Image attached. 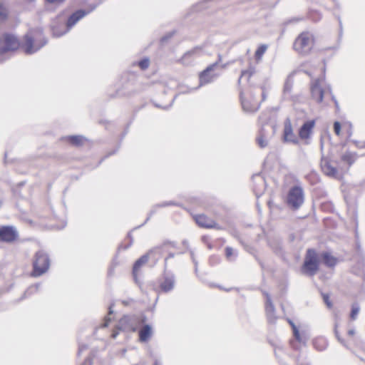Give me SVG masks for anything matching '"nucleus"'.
<instances>
[{"instance_id":"nucleus-1","label":"nucleus","mask_w":365,"mask_h":365,"mask_svg":"<svg viewBox=\"0 0 365 365\" xmlns=\"http://www.w3.org/2000/svg\"><path fill=\"white\" fill-rule=\"evenodd\" d=\"M46 43V41L43 36L42 31L37 29L25 35L21 47L26 54H33Z\"/></svg>"},{"instance_id":"nucleus-2","label":"nucleus","mask_w":365,"mask_h":365,"mask_svg":"<svg viewBox=\"0 0 365 365\" xmlns=\"http://www.w3.org/2000/svg\"><path fill=\"white\" fill-rule=\"evenodd\" d=\"M94 9L95 7H93L91 9L88 10L79 9L73 14H72L68 19L66 26H61L62 27H66V29L63 31H59L57 26L52 25V31L53 36L59 37L66 34L81 19H82L84 16L90 14L93 10H94Z\"/></svg>"},{"instance_id":"nucleus-3","label":"nucleus","mask_w":365,"mask_h":365,"mask_svg":"<svg viewBox=\"0 0 365 365\" xmlns=\"http://www.w3.org/2000/svg\"><path fill=\"white\" fill-rule=\"evenodd\" d=\"M319 269V260L316 251L309 249L307 251L302 272L307 276H314Z\"/></svg>"},{"instance_id":"nucleus-4","label":"nucleus","mask_w":365,"mask_h":365,"mask_svg":"<svg viewBox=\"0 0 365 365\" xmlns=\"http://www.w3.org/2000/svg\"><path fill=\"white\" fill-rule=\"evenodd\" d=\"M313 44V35L309 32H302L295 39L294 48L299 53L307 54L311 51Z\"/></svg>"},{"instance_id":"nucleus-5","label":"nucleus","mask_w":365,"mask_h":365,"mask_svg":"<svg viewBox=\"0 0 365 365\" xmlns=\"http://www.w3.org/2000/svg\"><path fill=\"white\" fill-rule=\"evenodd\" d=\"M33 265V275L34 277H38L45 273L50 266V259L48 255L41 250L37 252Z\"/></svg>"},{"instance_id":"nucleus-6","label":"nucleus","mask_w":365,"mask_h":365,"mask_svg":"<svg viewBox=\"0 0 365 365\" xmlns=\"http://www.w3.org/2000/svg\"><path fill=\"white\" fill-rule=\"evenodd\" d=\"M260 92V89H257V91H251L248 95L245 94L244 93H240V100L243 110L245 112L253 113L257 111L260 105V102L258 99H257L255 96L256 93H259Z\"/></svg>"},{"instance_id":"nucleus-7","label":"nucleus","mask_w":365,"mask_h":365,"mask_svg":"<svg viewBox=\"0 0 365 365\" xmlns=\"http://www.w3.org/2000/svg\"><path fill=\"white\" fill-rule=\"evenodd\" d=\"M287 204L292 209L299 208L304 202V192L301 187L294 186L292 187L287 194Z\"/></svg>"},{"instance_id":"nucleus-8","label":"nucleus","mask_w":365,"mask_h":365,"mask_svg":"<svg viewBox=\"0 0 365 365\" xmlns=\"http://www.w3.org/2000/svg\"><path fill=\"white\" fill-rule=\"evenodd\" d=\"M336 165V161L329 160L327 158H322L321 168L326 175L334 178H339L341 177L344 170L341 168H337Z\"/></svg>"},{"instance_id":"nucleus-9","label":"nucleus","mask_w":365,"mask_h":365,"mask_svg":"<svg viewBox=\"0 0 365 365\" xmlns=\"http://www.w3.org/2000/svg\"><path fill=\"white\" fill-rule=\"evenodd\" d=\"M2 46H0V54L7 51L16 50L20 43L16 36L11 34L4 35L1 41Z\"/></svg>"},{"instance_id":"nucleus-10","label":"nucleus","mask_w":365,"mask_h":365,"mask_svg":"<svg viewBox=\"0 0 365 365\" xmlns=\"http://www.w3.org/2000/svg\"><path fill=\"white\" fill-rule=\"evenodd\" d=\"M217 67V64L214 63L208 66L205 70L200 73L199 76L200 85L202 86L212 82L218 76V74L215 73L214 70Z\"/></svg>"},{"instance_id":"nucleus-11","label":"nucleus","mask_w":365,"mask_h":365,"mask_svg":"<svg viewBox=\"0 0 365 365\" xmlns=\"http://www.w3.org/2000/svg\"><path fill=\"white\" fill-rule=\"evenodd\" d=\"M322 80L317 78L311 83V93L313 99L317 103H321L323 101L324 95L326 91L321 85Z\"/></svg>"},{"instance_id":"nucleus-12","label":"nucleus","mask_w":365,"mask_h":365,"mask_svg":"<svg viewBox=\"0 0 365 365\" xmlns=\"http://www.w3.org/2000/svg\"><path fill=\"white\" fill-rule=\"evenodd\" d=\"M18 237L16 230L11 226H3L0 228V240L6 242H14Z\"/></svg>"},{"instance_id":"nucleus-13","label":"nucleus","mask_w":365,"mask_h":365,"mask_svg":"<svg viewBox=\"0 0 365 365\" xmlns=\"http://www.w3.org/2000/svg\"><path fill=\"white\" fill-rule=\"evenodd\" d=\"M196 223L201 227L205 228H215L220 230L221 227L215 222V220L208 217L205 215H197L195 216Z\"/></svg>"},{"instance_id":"nucleus-14","label":"nucleus","mask_w":365,"mask_h":365,"mask_svg":"<svg viewBox=\"0 0 365 365\" xmlns=\"http://www.w3.org/2000/svg\"><path fill=\"white\" fill-rule=\"evenodd\" d=\"M266 295V304H265V312L267 318V321L269 324H275L277 321V317L275 316L274 307L272 302L270 296L268 294Z\"/></svg>"},{"instance_id":"nucleus-15","label":"nucleus","mask_w":365,"mask_h":365,"mask_svg":"<svg viewBox=\"0 0 365 365\" xmlns=\"http://www.w3.org/2000/svg\"><path fill=\"white\" fill-rule=\"evenodd\" d=\"M255 186L253 190L257 197H259L265 190V180L262 175L257 174L253 176Z\"/></svg>"},{"instance_id":"nucleus-16","label":"nucleus","mask_w":365,"mask_h":365,"mask_svg":"<svg viewBox=\"0 0 365 365\" xmlns=\"http://www.w3.org/2000/svg\"><path fill=\"white\" fill-rule=\"evenodd\" d=\"M284 140L287 143L297 144L299 143L298 138L293 133L292 124L288 120L285 122L284 128Z\"/></svg>"},{"instance_id":"nucleus-17","label":"nucleus","mask_w":365,"mask_h":365,"mask_svg":"<svg viewBox=\"0 0 365 365\" xmlns=\"http://www.w3.org/2000/svg\"><path fill=\"white\" fill-rule=\"evenodd\" d=\"M175 277L172 273H165L163 281L160 283V289L165 292L171 291L174 288Z\"/></svg>"},{"instance_id":"nucleus-18","label":"nucleus","mask_w":365,"mask_h":365,"mask_svg":"<svg viewBox=\"0 0 365 365\" xmlns=\"http://www.w3.org/2000/svg\"><path fill=\"white\" fill-rule=\"evenodd\" d=\"M314 120H309L304 123L300 128L299 135L302 139H307L309 137L312 130L314 126Z\"/></svg>"},{"instance_id":"nucleus-19","label":"nucleus","mask_w":365,"mask_h":365,"mask_svg":"<svg viewBox=\"0 0 365 365\" xmlns=\"http://www.w3.org/2000/svg\"><path fill=\"white\" fill-rule=\"evenodd\" d=\"M203 53L202 48L200 46H197L191 50L186 52L184 56L182 57L181 61L183 64H188V59L190 58H195L200 56Z\"/></svg>"},{"instance_id":"nucleus-20","label":"nucleus","mask_w":365,"mask_h":365,"mask_svg":"<svg viewBox=\"0 0 365 365\" xmlns=\"http://www.w3.org/2000/svg\"><path fill=\"white\" fill-rule=\"evenodd\" d=\"M148 257H149V253L144 255L140 259H138L134 264L133 269V275L134 280L137 284H139V282L138 279V270L142 265L145 264L148 262Z\"/></svg>"},{"instance_id":"nucleus-21","label":"nucleus","mask_w":365,"mask_h":365,"mask_svg":"<svg viewBox=\"0 0 365 365\" xmlns=\"http://www.w3.org/2000/svg\"><path fill=\"white\" fill-rule=\"evenodd\" d=\"M133 318L128 316L123 317L119 322L118 329L126 331H135V327L133 324H130Z\"/></svg>"},{"instance_id":"nucleus-22","label":"nucleus","mask_w":365,"mask_h":365,"mask_svg":"<svg viewBox=\"0 0 365 365\" xmlns=\"http://www.w3.org/2000/svg\"><path fill=\"white\" fill-rule=\"evenodd\" d=\"M287 321L292 328L293 334H294L295 339L299 342L304 344L308 339L307 336H306V334L304 333L300 334L298 329L297 328L296 325L294 324V322L292 320L288 319Z\"/></svg>"},{"instance_id":"nucleus-23","label":"nucleus","mask_w":365,"mask_h":365,"mask_svg":"<svg viewBox=\"0 0 365 365\" xmlns=\"http://www.w3.org/2000/svg\"><path fill=\"white\" fill-rule=\"evenodd\" d=\"M152 334L151 327L149 325L144 326L139 331L140 341H146L150 337Z\"/></svg>"},{"instance_id":"nucleus-24","label":"nucleus","mask_w":365,"mask_h":365,"mask_svg":"<svg viewBox=\"0 0 365 365\" xmlns=\"http://www.w3.org/2000/svg\"><path fill=\"white\" fill-rule=\"evenodd\" d=\"M256 140L258 145L262 148H266L268 145V137L265 135L263 128L260 130Z\"/></svg>"},{"instance_id":"nucleus-25","label":"nucleus","mask_w":365,"mask_h":365,"mask_svg":"<svg viewBox=\"0 0 365 365\" xmlns=\"http://www.w3.org/2000/svg\"><path fill=\"white\" fill-rule=\"evenodd\" d=\"M356 154L351 152H347L341 156L342 161L348 165L346 168V170L349 169V166L356 160Z\"/></svg>"},{"instance_id":"nucleus-26","label":"nucleus","mask_w":365,"mask_h":365,"mask_svg":"<svg viewBox=\"0 0 365 365\" xmlns=\"http://www.w3.org/2000/svg\"><path fill=\"white\" fill-rule=\"evenodd\" d=\"M322 259L324 263L329 267H333L336 263V259L328 252L322 254Z\"/></svg>"},{"instance_id":"nucleus-27","label":"nucleus","mask_w":365,"mask_h":365,"mask_svg":"<svg viewBox=\"0 0 365 365\" xmlns=\"http://www.w3.org/2000/svg\"><path fill=\"white\" fill-rule=\"evenodd\" d=\"M314 346L318 350H324L327 347V341L322 337L317 338L313 341Z\"/></svg>"},{"instance_id":"nucleus-28","label":"nucleus","mask_w":365,"mask_h":365,"mask_svg":"<svg viewBox=\"0 0 365 365\" xmlns=\"http://www.w3.org/2000/svg\"><path fill=\"white\" fill-rule=\"evenodd\" d=\"M68 141L74 145H80L83 143L84 138L81 135H72L68 137Z\"/></svg>"},{"instance_id":"nucleus-29","label":"nucleus","mask_w":365,"mask_h":365,"mask_svg":"<svg viewBox=\"0 0 365 365\" xmlns=\"http://www.w3.org/2000/svg\"><path fill=\"white\" fill-rule=\"evenodd\" d=\"M360 308L359 306L357 304H354L351 307V312L350 314V317L352 320L356 319L359 312Z\"/></svg>"},{"instance_id":"nucleus-30","label":"nucleus","mask_w":365,"mask_h":365,"mask_svg":"<svg viewBox=\"0 0 365 365\" xmlns=\"http://www.w3.org/2000/svg\"><path fill=\"white\" fill-rule=\"evenodd\" d=\"M267 46L266 45H261L255 52V57L257 59L261 58L263 54L265 53Z\"/></svg>"},{"instance_id":"nucleus-31","label":"nucleus","mask_w":365,"mask_h":365,"mask_svg":"<svg viewBox=\"0 0 365 365\" xmlns=\"http://www.w3.org/2000/svg\"><path fill=\"white\" fill-rule=\"evenodd\" d=\"M40 284H34V285H31V287H29L27 290L25 292V295H31L36 292H38V290L39 289V287H40Z\"/></svg>"},{"instance_id":"nucleus-32","label":"nucleus","mask_w":365,"mask_h":365,"mask_svg":"<svg viewBox=\"0 0 365 365\" xmlns=\"http://www.w3.org/2000/svg\"><path fill=\"white\" fill-rule=\"evenodd\" d=\"M177 205V204L175 202H174L173 201L165 202L161 204H158L153 207V210L150 212V215H151L153 213L155 212V209L157 207H165V206H169V205Z\"/></svg>"},{"instance_id":"nucleus-33","label":"nucleus","mask_w":365,"mask_h":365,"mask_svg":"<svg viewBox=\"0 0 365 365\" xmlns=\"http://www.w3.org/2000/svg\"><path fill=\"white\" fill-rule=\"evenodd\" d=\"M7 16V9L0 2V21L4 20Z\"/></svg>"},{"instance_id":"nucleus-34","label":"nucleus","mask_w":365,"mask_h":365,"mask_svg":"<svg viewBox=\"0 0 365 365\" xmlns=\"http://www.w3.org/2000/svg\"><path fill=\"white\" fill-rule=\"evenodd\" d=\"M150 64L149 59L145 58L138 62V66L142 70H145L148 68Z\"/></svg>"},{"instance_id":"nucleus-35","label":"nucleus","mask_w":365,"mask_h":365,"mask_svg":"<svg viewBox=\"0 0 365 365\" xmlns=\"http://www.w3.org/2000/svg\"><path fill=\"white\" fill-rule=\"evenodd\" d=\"M225 254H226L227 258L230 259V260L232 259H231L232 257L235 255L234 250L232 248H231V247H226V249H225Z\"/></svg>"},{"instance_id":"nucleus-36","label":"nucleus","mask_w":365,"mask_h":365,"mask_svg":"<svg viewBox=\"0 0 365 365\" xmlns=\"http://www.w3.org/2000/svg\"><path fill=\"white\" fill-rule=\"evenodd\" d=\"M334 133H336V135H340V133H341V124L339 122L336 121L334 123Z\"/></svg>"},{"instance_id":"nucleus-37","label":"nucleus","mask_w":365,"mask_h":365,"mask_svg":"<svg viewBox=\"0 0 365 365\" xmlns=\"http://www.w3.org/2000/svg\"><path fill=\"white\" fill-rule=\"evenodd\" d=\"M251 76V73L248 71H243L242 72V74H241V76L240 78H239V83H240L241 80L244 78H247V79L248 80V78Z\"/></svg>"},{"instance_id":"nucleus-38","label":"nucleus","mask_w":365,"mask_h":365,"mask_svg":"<svg viewBox=\"0 0 365 365\" xmlns=\"http://www.w3.org/2000/svg\"><path fill=\"white\" fill-rule=\"evenodd\" d=\"M323 298H324V301L325 304H327V306L330 308L331 307V304L329 299V297L327 295H324Z\"/></svg>"},{"instance_id":"nucleus-39","label":"nucleus","mask_w":365,"mask_h":365,"mask_svg":"<svg viewBox=\"0 0 365 365\" xmlns=\"http://www.w3.org/2000/svg\"><path fill=\"white\" fill-rule=\"evenodd\" d=\"M173 36V33H169L168 35H165L161 38L162 42H165L168 38H171Z\"/></svg>"},{"instance_id":"nucleus-40","label":"nucleus","mask_w":365,"mask_h":365,"mask_svg":"<svg viewBox=\"0 0 365 365\" xmlns=\"http://www.w3.org/2000/svg\"><path fill=\"white\" fill-rule=\"evenodd\" d=\"M87 349V346L86 345H81L78 348V354H80L81 352H83L84 350Z\"/></svg>"},{"instance_id":"nucleus-41","label":"nucleus","mask_w":365,"mask_h":365,"mask_svg":"<svg viewBox=\"0 0 365 365\" xmlns=\"http://www.w3.org/2000/svg\"><path fill=\"white\" fill-rule=\"evenodd\" d=\"M64 0H46V1L49 2V3H55V4H58V3H61L63 2Z\"/></svg>"},{"instance_id":"nucleus-42","label":"nucleus","mask_w":365,"mask_h":365,"mask_svg":"<svg viewBox=\"0 0 365 365\" xmlns=\"http://www.w3.org/2000/svg\"><path fill=\"white\" fill-rule=\"evenodd\" d=\"M82 365H91V359L90 358L86 359Z\"/></svg>"},{"instance_id":"nucleus-43","label":"nucleus","mask_w":365,"mask_h":365,"mask_svg":"<svg viewBox=\"0 0 365 365\" xmlns=\"http://www.w3.org/2000/svg\"><path fill=\"white\" fill-rule=\"evenodd\" d=\"M110 320V317H106V319H105V322L104 324H103V327H106L108 325V322Z\"/></svg>"},{"instance_id":"nucleus-44","label":"nucleus","mask_w":365,"mask_h":365,"mask_svg":"<svg viewBox=\"0 0 365 365\" xmlns=\"http://www.w3.org/2000/svg\"><path fill=\"white\" fill-rule=\"evenodd\" d=\"M118 331H113V333H112V334H111V336H112L113 339H115V338H116V336H117V335H118Z\"/></svg>"},{"instance_id":"nucleus-45","label":"nucleus","mask_w":365,"mask_h":365,"mask_svg":"<svg viewBox=\"0 0 365 365\" xmlns=\"http://www.w3.org/2000/svg\"><path fill=\"white\" fill-rule=\"evenodd\" d=\"M289 89H290V86H289V85L288 84V83L287 82V83H285V86H284V90H285V91H289Z\"/></svg>"},{"instance_id":"nucleus-46","label":"nucleus","mask_w":365,"mask_h":365,"mask_svg":"<svg viewBox=\"0 0 365 365\" xmlns=\"http://www.w3.org/2000/svg\"><path fill=\"white\" fill-rule=\"evenodd\" d=\"M348 333H349V335H353L354 334V330H349Z\"/></svg>"},{"instance_id":"nucleus-47","label":"nucleus","mask_w":365,"mask_h":365,"mask_svg":"<svg viewBox=\"0 0 365 365\" xmlns=\"http://www.w3.org/2000/svg\"><path fill=\"white\" fill-rule=\"evenodd\" d=\"M262 100L264 101L265 99V94L264 91H262Z\"/></svg>"},{"instance_id":"nucleus-48","label":"nucleus","mask_w":365,"mask_h":365,"mask_svg":"<svg viewBox=\"0 0 365 365\" xmlns=\"http://www.w3.org/2000/svg\"><path fill=\"white\" fill-rule=\"evenodd\" d=\"M113 311L111 309V307H109V314H112Z\"/></svg>"},{"instance_id":"nucleus-49","label":"nucleus","mask_w":365,"mask_h":365,"mask_svg":"<svg viewBox=\"0 0 365 365\" xmlns=\"http://www.w3.org/2000/svg\"><path fill=\"white\" fill-rule=\"evenodd\" d=\"M192 257H193V256L192 255ZM192 262L195 263V266L197 265V263L195 262L194 258H192Z\"/></svg>"},{"instance_id":"nucleus-50","label":"nucleus","mask_w":365,"mask_h":365,"mask_svg":"<svg viewBox=\"0 0 365 365\" xmlns=\"http://www.w3.org/2000/svg\"><path fill=\"white\" fill-rule=\"evenodd\" d=\"M337 338H338V340H339V341H341V343H343V341L339 338V336H337Z\"/></svg>"},{"instance_id":"nucleus-51","label":"nucleus","mask_w":365,"mask_h":365,"mask_svg":"<svg viewBox=\"0 0 365 365\" xmlns=\"http://www.w3.org/2000/svg\"><path fill=\"white\" fill-rule=\"evenodd\" d=\"M153 365H160L158 361H155Z\"/></svg>"},{"instance_id":"nucleus-52","label":"nucleus","mask_w":365,"mask_h":365,"mask_svg":"<svg viewBox=\"0 0 365 365\" xmlns=\"http://www.w3.org/2000/svg\"><path fill=\"white\" fill-rule=\"evenodd\" d=\"M169 257H173V254H170V255H169Z\"/></svg>"},{"instance_id":"nucleus-53","label":"nucleus","mask_w":365,"mask_h":365,"mask_svg":"<svg viewBox=\"0 0 365 365\" xmlns=\"http://www.w3.org/2000/svg\"><path fill=\"white\" fill-rule=\"evenodd\" d=\"M334 101H335V104H336V106H338L337 101H335V100H334Z\"/></svg>"},{"instance_id":"nucleus-54","label":"nucleus","mask_w":365,"mask_h":365,"mask_svg":"<svg viewBox=\"0 0 365 365\" xmlns=\"http://www.w3.org/2000/svg\"><path fill=\"white\" fill-rule=\"evenodd\" d=\"M306 73H307L309 76H312V74H311V73H308V72H307V71H306Z\"/></svg>"}]
</instances>
